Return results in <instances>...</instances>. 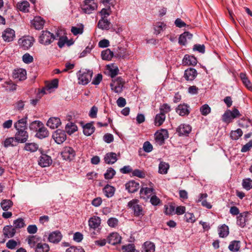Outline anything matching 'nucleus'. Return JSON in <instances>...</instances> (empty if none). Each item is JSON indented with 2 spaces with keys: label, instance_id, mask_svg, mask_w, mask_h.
Returning a JSON list of instances; mask_svg holds the SVG:
<instances>
[{
  "label": "nucleus",
  "instance_id": "nucleus-1",
  "mask_svg": "<svg viewBox=\"0 0 252 252\" xmlns=\"http://www.w3.org/2000/svg\"><path fill=\"white\" fill-rule=\"evenodd\" d=\"M139 200L137 199H133L127 203L128 208L131 209L134 217L141 218L145 215V211L142 205L139 204Z\"/></svg>",
  "mask_w": 252,
  "mask_h": 252
},
{
  "label": "nucleus",
  "instance_id": "nucleus-2",
  "mask_svg": "<svg viewBox=\"0 0 252 252\" xmlns=\"http://www.w3.org/2000/svg\"><path fill=\"white\" fill-rule=\"evenodd\" d=\"M79 83L83 85H87L91 81L93 71L90 70H80L77 74Z\"/></svg>",
  "mask_w": 252,
  "mask_h": 252
},
{
  "label": "nucleus",
  "instance_id": "nucleus-3",
  "mask_svg": "<svg viewBox=\"0 0 252 252\" xmlns=\"http://www.w3.org/2000/svg\"><path fill=\"white\" fill-rule=\"evenodd\" d=\"M241 116L239 110L234 108L232 111L230 110H226L222 115V121L227 124H229L232 122V120L239 118Z\"/></svg>",
  "mask_w": 252,
  "mask_h": 252
},
{
  "label": "nucleus",
  "instance_id": "nucleus-4",
  "mask_svg": "<svg viewBox=\"0 0 252 252\" xmlns=\"http://www.w3.org/2000/svg\"><path fill=\"white\" fill-rule=\"evenodd\" d=\"M149 186L150 187H142L140 190V198L145 201L148 200L151 196L156 192L154 188V184L152 182L149 183Z\"/></svg>",
  "mask_w": 252,
  "mask_h": 252
},
{
  "label": "nucleus",
  "instance_id": "nucleus-5",
  "mask_svg": "<svg viewBox=\"0 0 252 252\" xmlns=\"http://www.w3.org/2000/svg\"><path fill=\"white\" fill-rule=\"evenodd\" d=\"M125 84L124 79L119 77L112 80L110 84L111 89L115 93L120 94L122 92Z\"/></svg>",
  "mask_w": 252,
  "mask_h": 252
},
{
  "label": "nucleus",
  "instance_id": "nucleus-6",
  "mask_svg": "<svg viewBox=\"0 0 252 252\" xmlns=\"http://www.w3.org/2000/svg\"><path fill=\"white\" fill-rule=\"evenodd\" d=\"M97 7V4L94 0H85L81 6L82 11L86 14H91Z\"/></svg>",
  "mask_w": 252,
  "mask_h": 252
},
{
  "label": "nucleus",
  "instance_id": "nucleus-7",
  "mask_svg": "<svg viewBox=\"0 0 252 252\" xmlns=\"http://www.w3.org/2000/svg\"><path fill=\"white\" fill-rule=\"evenodd\" d=\"M168 137V132L165 129H161L155 133L156 142L159 145H162L165 142V140Z\"/></svg>",
  "mask_w": 252,
  "mask_h": 252
},
{
  "label": "nucleus",
  "instance_id": "nucleus-8",
  "mask_svg": "<svg viewBox=\"0 0 252 252\" xmlns=\"http://www.w3.org/2000/svg\"><path fill=\"white\" fill-rule=\"evenodd\" d=\"M54 39V35L47 31H42L39 36V42L44 45L50 44Z\"/></svg>",
  "mask_w": 252,
  "mask_h": 252
},
{
  "label": "nucleus",
  "instance_id": "nucleus-9",
  "mask_svg": "<svg viewBox=\"0 0 252 252\" xmlns=\"http://www.w3.org/2000/svg\"><path fill=\"white\" fill-rule=\"evenodd\" d=\"M34 39L30 36H25L18 40V44L24 50H28L33 44Z\"/></svg>",
  "mask_w": 252,
  "mask_h": 252
},
{
  "label": "nucleus",
  "instance_id": "nucleus-10",
  "mask_svg": "<svg viewBox=\"0 0 252 252\" xmlns=\"http://www.w3.org/2000/svg\"><path fill=\"white\" fill-rule=\"evenodd\" d=\"M75 155V151L70 147H64L61 153V155L63 159L69 161L74 159Z\"/></svg>",
  "mask_w": 252,
  "mask_h": 252
},
{
  "label": "nucleus",
  "instance_id": "nucleus-11",
  "mask_svg": "<svg viewBox=\"0 0 252 252\" xmlns=\"http://www.w3.org/2000/svg\"><path fill=\"white\" fill-rule=\"evenodd\" d=\"M52 137L55 142L60 144L63 142L66 138L65 132L61 129H57L53 133Z\"/></svg>",
  "mask_w": 252,
  "mask_h": 252
},
{
  "label": "nucleus",
  "instance_id": "nucleus-12",
  "mask_svg": "<svg viewBox=\"0 0 252 252\" xmlns=\"http://www.w3.org/2000/svg\"><path fill=\"white\" fill-rule=\"evenodd\" d=\"M17 132L15 135L16 140L19 143H25L28 140V134L25 129L17 130Z\"/></svg>",
  "mask_w": 252,
  "mask_h": 252
},
{
  "label": "nucleus",
  "instance_id": "nucleus-13",
  "mask_svg": "<svg viewBox=\"0 0 252 252\" xmlns=\"http://www.w3.org/2000/svg\"><path fill=\"white\" fill-rule=\"evenodd\" d=\"M191 130V127L189 125L181 124L176 129L179 136H188Z\"/></svg>",
  "mask_w": 252,
  "mask_h": 252
},
{
  "label": "nucleus",
  "instance_id": "nucleus-14",
  "mask_svg": "<svg viewBox=\"0 0 252 252\" xmlns=\"http://www.w3.org/2000/svg\"><path fill=\"white\" fill-rule=\"evenodd\" d=\"M2 37L5 41L11 42L15 37V31L12 29L7 28L2 32Z\"/></svg>",
  "mask_w": 252,
  "mask_h": 252
},
{
  "label": "nucleus",
  "instance_id": "nucleus-15",
  "mask_svg": "<svg viewBox=\"0 0 252 252\" xmlns=\"http://www.w3.org/2000/svg\"><path fill=\"white\" fill-rule=\"evenodd\" d=\"M52 163L51 158L46 155L42 154L38 160V164L43 167H48Z\"/></svg>",
  "mask_w": 252,
  "mask_h": 252
},
{
  "label": "nucleus",
  "instance_id": "nucleus-16",
  "mask_svg": "<svg viewBox=\"0 0 252 252\" xmlns=\"http://www.w3.org/2000/svg\"><path fill=\"white\" fill-rule=\"evenodd\" d=\"M125 187L128 192L134 193L139 189V184L134 180H131L126 184Z\"/></svg>",
  "mask_w": 252,
  "mask_h": 252
},
{
  "label": "nucleus",
  "instance_id": "nucleus-17",
  "mask_svg": "<svg viewBox=\"0 0 252 252\" xmlns=\"http://www.w3.org/2000/svg\"><path fill=\"white\" fill-rule=\"evenodd\" d=\"M197 75V71L193 68H189L185 70L184 77L187 81H192Z\"/></svg>",
  "mask_w": 252,
  "mask_h": 252
},
{
  "label": "nucleus",
  "instance_id": "nucleus-18",
  "mask_svg": "<svg viewBox=\"0 0 252 252\" xmlns=\"http://www.w3.org/2000/svg\"><path fill=\"white\" fill-rule=\"evenodd\" d=\"M118 160L117 155L115 153L109 152L104 156V160L106 164H112Z\"/></svg>",
  "mask_w": 252,
  "mask_h": 252
},
{
  "label": "nucleus",
  "instance_id": "nucleus-19",
  "mask_svg": "<svg viewBox=\"0 0 252 252\" xmlns=\"http://www.w3.org/2000/svg\"><path fill=\"white\" fill-rule=\"evenodd\" d=\"M101 223V219L99 217L93 216L89 220V226L90 229L95 230L98 228Z\"/></svg>",
  "mask_w": 252,
  "mask_h": 252
},
{
  "label": "nucleus",
  "instance_id": "nucleus-20",
  "mask_svg": "<svg viewBox=\"0 0 252 252\" xmlns=\"http://www.w3.org/2000/svg\"><path fill=\"white\" fill-rule=\"evenodd\" d=\"M27 72L24 69L19 68L15 69L13 72V77L20 81H23L27 78Z\"/></svg>",
  "mask_w": 252,
  "mask_h": 252
},
{
  "label": "nucleus",
  "instance_id": "nucleus-21",
  "mask_svg": "<svg viewBox=\"0 0 252 252\" xmlns=\"http://www.w3.org/2000/svg\"><path fill=\"white\" fill-rule=\"evenodd\" d=\"M176 111V112L181 116H187L190 112L189 106L185 104L179 105Z\"/></svg>",
  "mask_w": 252,
  "mask_h": 252
},
{
  "label": "nucleus",
  "instance_id": "nucleus-22",
  "mask_svg": "<svg viewBox=\"0 0 252 252\" xmlns=\"http://www.w3.org/2000/svg\"><path fill=\"white\" fill-rule=\"evenodd\" d=\"M121 241V237L117 233H112L107 237L108 242L112 245L120 243Z\"/></svg>",
  "mask_w": 252,
  "mask_h": 252
},
{
  "label": "nucleus",
  "instance_id": "nucleus-23",
  "mask_svg": "<svg viewBox=\"0 0 252 252\" xmlns=\"http://www.w3.org/2000/svg\"><path fill=\"white\" fill-rule=\"evenodd\" d=\"M45 21L40 16H36L32 21V24L36 30H40L43 28Z\"/></svg>",
  "mask_w": 252,
  "mask_h": 252
},
{
  "label": "nucleus",
  "instance_id": "nucleus-24",
  "mask_svg": "<svg viewBox=\"0 0 252 252\" xmlns=\"http://www.w3.org/2000/svg\"><path fill=\"white\" fill-rule=\"evenodd\" d=\"M62 235L59 231H55L50 233L48 237V240L50 242L58 243L62 239Z\"/></svg>",
  "mask_w": 252,
  "mask_h": 252
},
{
  "label": "nucleus",
  "instance_id": "nucleus-25",
  "mask_svg": "<svg viewBox=\"0 0 252 252\" xmlns=\"http://www.w3.org/2000/svg\"><path fill=\"white\" fill-rule=\"evenodd\" d=\"M16 233V230L12 225H6L3 229V234L5 237L10 238L13 237Z\"/></svg>",
  "mask_w": 252,
  "mask_h": 252
},
{
  "label": "nucleus",
  "instance_id": "nucleus-26",
  "mask_svg": "<svg viewBox=\"0 0 252 252\" xmlns=\"http://www.w3.org/2000/svg\"><path fill=\"white\" fill-rule=\"evenodd\" d=\"M61 124L60 118L58 117L50 118L47 123V126L52 129L57 128Z\"/></svg>",
  "mask_w": 252,
  "mask_h": 252
},
{
  "label": "nucleus",
  "instance_id": "nucleus-27",
  "mask_svg": "<svg viewBox=\"0 0 252 252\" xmlns=\"http://www.w3.org/2000/svg\"><path fill=\"white\" fill-rule=\"evenodd\" d=\"M95 129L93 122L87 123L83 126V133L86 136H90L94 132Z\"/></svg>",
  "mask_w": 252,
  "mask_h": 252
},
{
  "label": "nucleus",
  "instance_id": "nucleus-28",
  "mask_svg": "<svg viewBox=\"0 0 252 252\" xmlns=\"http://www.w3.org/2000/svg\"><path fill=\"white\" fill-rule=\"evenodd\" d=\"M248 212H244L240 213L237 218V224L241 227L246 225V222L247 220V217L248 215Z\"/></svg>",
  "mask_w": 252,
  "mask_h": 252
},
{
  "label": "nucleus",
  "instance_id": "nucleus-29",
  "mask_svg": "<svg viewBox=\"0 0 252 252\" xmlns=\"http://www.w3.org/2000/svg\"><path fill=\"white\" fill-rule=\"evenodd\" d=\"M183 63L187 65H195L197 63V60L193 56L186 55L183 58Z\"/></svg>",
  "mask_w": 252,
  "mask_h": 252
},
{
  "label": "nucleus",
  "instance_id": "nucleus-30",
  "mask_svg": "<svg viewBox=\"0 0 252 252\" xmlns=\"http://www.w3.org/2000/svg\"><path fill=\"white\" fill-rule=\"evenodd\" d=\"M192 34L188 32H185L180 35L179 38V43L180 45H185L188 39H191Z\"/></svg>",
  "mask_w": 252,
  "mask_h": 252
},
{
  "label": "nucleus",
  "instance_id": "nucleus-31",
  "mask_svg": "<svg viewBox=\"0 0 252 252\" xmlns=\"http://www.w3.org/2000/svg\"><path fill=\"white\" fill-rule=\"evenodd\" d=\"M240 77L244 86L250 91L252 92V83L247 76L245 73H241Z\"/></svg>",
  "mask_w": 252,
  "mask_h": 252
},
{
  "label": "nucleus",
  "instance_id": "nucleus-32",
  "mask_svg": "<svg viewBox=\"0 0 252 252\" xmlns=\"http://www.w3.org/2000/svg\"><path fill=\"white\" fill-rule=\"evenodd\" d=\"M58 79H55L53 80L51 82L47 84L44 88L42 89L41 93L43 94H45L46 93V91H49L52 89L57 88L58 86Z\"/></svg>",
  "mask_w": 252,
  "mask_h": 252
},
{
  "label": "nucleus",
  "instance_id": "nucleus-33",
  "mask_svg": "<svg viewBox=\"0 0 252 252\" xmlns=\"http://www.w3.org/2000/svg\"><path fill=\"white\" fill-rule=\"evenodd\" d=\"M240 241L234 240L230 243L228 246V249L232 252H237L240 250Z\"/></svg>",
  "mask_w": 252,
  "mask_h": 252
},
{
  "label": "nucleus",
  "instance_id": "nucleus-34",
  "mask_svg": "<svg viewBox=\"0 0 252 252\" xmlns=\"http://www.w3.org/2000/svg\"><path fill=\"white\" fill-rule=\"evenodd\" d=\"M115 191V188L109 185H107L103 189L104 194L108 198L112 197L114 194Z\"/></svg>",
  "mask_w": 252,
  "mask_h": 252
},
{
  "label": "nucleus",
  "instance_id": "nucleus-35",
  "mask_svg": "<svg viewBox=\"0 0 252 252\" xmlns=\"http://www.w3.org/2000/svg\"><path fill=\"white\" fill-rule=\"evenodd\" d=\"M155 246L153 243L147 241L144 243L142 246V252H154Z\"/></svg>",
  "mask_w": 252,
  "mask_h": 252
},
{
  "label": "nucleus",
  "instance_id": "nucleus-36",
  "mask_svg": "<svg viewBox=\"0 0 252 252\" xmlns=\"http://www.w3.org/2000/svg\"><path fill=\"white\" fill-rule=\"evenodd\" d=\"M38 149V145L35 143H26L24 150L31 153L36 152Z\"/></svg>",
  "mask_w": 252,
  "mask_h": 252
},
{
  "label": "nucleus",
  "instance_id": "nucleus-37",
  "mask_svg": "<svg viewBox=\"0 0 252 252\" xmlns=\"http://www.w3.org/2000/svg\"><path fill=\"white\" fill-rule=\"evenodd\" d=\"M17 143L18 142L16 140L15 137H8L6 138L2 144L5 148H8L16 146Z\"/></svg>",
  "mask_w": 252,
  "mask_h": 252
},
{
  "label": "nucleus",
  "instance_id": "nucleus-38",
  "mask_svg": "<svg viewBox=\"0 0 252 252\" xmlns=\"http://www.w3.org/2000/svg\"><path fill=\"white\" fill-rule=\"evenodd\" d=\"M218 232L220 237L225 238L229 234V228L225 224H223L219 227Z\"/></svg>",
  "mask_w": 252,
  "mask_h": 252
},
{
  "label": "nucleus",
  "instance_id": "nucleus-39",
  "mask_svg": "<svg viewBox=\"0 0 252 252\" xmlns=\"http://www.w3.org/2000/svg\"><path fill=\"white\" fill-rule=\"evenodd\" d=\"M48 131L42 124V126L39 128V129L37 131L36 136L37 137L40 139H42L47 137L48 136Z\"/></svg>",
  "mask_w": 252,
  "mask_h": 252
},
{
  "label": "nucleus",
  "instance_id": "nucleus-40",
  "mask_svg": "<svg viewBox=\"0 0 252 252\" xmlns=\"http://www.w3.org/2000/svg\"><path fill=\"white\" fill-rule=\"evenodd\" d=\"M110 22L106 19L102 18L98 22L97 27L102 30H108Z\"/></svg>",
  "mask_w": 252,
  "mask_h": 252
},
{
  "label": "nucleus",
  "instance_id": "nucleus-41",
  "mask_svg": "<svg viewBox=\"0 0 252 252\" xmlns=\"http://www.w3.org/2000/svg\"><path fill=\"white\" fill-rule=\"evenodd\" d=\"M169 164L164 161H161L158 165V172L161 174H166L169 168Z\"/></svg>",
  "mask_w": 252,
  "mask_h": 252
},
{
  "label": "nucleus",
  "instance_id": "nucleus-42",
  "mask_svg": "<svg viewBox=\"0 0 252 252\" xmlns=\"http://www.w3.org/2000/svg\"><path fill=\"white\" fill-rule=\"evenodd\" d=\"M28 244L31 248L36 247L39 241V238L35 235L29 236L27 239Z\"/></svg>",
  "mask_w": 252,
  "mask_h": 252
},
{
  "label": "nucleus",
  "instance_id": "nucleus-43",
  "mask_svg": "<svg viewBox=\"0 0 252 252\" xmlns=\"http://www.w3.org/2000/svg\"><path fill=\"white\" fill-rule=\"evenodd\" d=\"M101 56L102 60L110 61L113 57V52L109 49H107L101 52Z\"/></svg>",
  "mask_w": 252,
  "mask_h": 252
},
{
  "label": "nucleus",
  "instance_id": "nucleus-44",
  "mask_svg": "<svg viewBox=\"0 0 252 252\" xmlns=\"http://www.w3.org/2000/svg\"><path fill=\"white\" fill-rule=\"evenodd\" d=\"M35 252H48L49 251V247L46 243H38L35 247Z\"/></svg>",
  "mask_w": 252,
  "mask_h": 252
},
{
  "label": "nucleus",
  "instance_id": "nucleus-45",
  "mask_svg": "<svg viewBox=\"0 0 252 252\" xmlns=\"http://www.w3.org/2000/svg\"><path fill=\"white\" fill-rule=\"evenodd\" d=\"M27 118H23L18 120L15 124L14 127L16 130L25 129L26 127Z\"/></svg>",
  "mask_w": 252,
  "mask_h": 252
},
{
  "label": "nucleus",
  "instance_id": "nucleus-46",
  "mask_svg": "<svg viewBox=\"0 0 252 252\" xmlns=\"http://www.w3.org/2000/svg\"><path fill=\"white\" fill-rule=\"evenodd\" d=\"M165 119V115L159 113L156 116L155 119V125L157 126H160Z\"/></svg>",
  "mask_w": 252,
  "mask_h": 252
},
{
  "label": "nucleus",
  "instance_id": "nucleus-47",
  "mask_svg": "<svg viewBox=\"0 0 252 252\" xmlns=\"http://www.w3.org/2000/svg\"><path fill=\"white\" fill-rule=\"evenodd\" d=\"M13 202L10 199H3L0 203V206L2 209L6 211L9 210L12 206Z\"/></svg>",
  "mask_w": 252,
  "mask_h": 252
},
{
  "label": "nucleus",
  "instance_id": "nucleus-48",
  "mask_svg": "<svg viewBox=\"0 0 252 252\" xmlns=\"http://www.w3.org/2000/svg\"><path fill=\"white\" fill-rule=\"evenodd\" d=\"M243 134V131L240 128L232 130L230 132V137L233 140H238Z\"/></svg>",
  "mask_w": 252,
  "mask_h": 252
},
{
  "label": "nucleus",
  "instance_id": "nucleus-49",
  "mask_svg": "<svg viewBox=\"0 0 252 252\" xmlns=\"http://www.w3.org/2000/svg\"><path fill=\"white\" fill-rule=\"evenodd\" d=\"M30 4L27 1H23L17 4L18 8L21 11L26 12L29 11Z\"/></svg>",
  "mask_w": 252,
  "mask_h": 252
},
{
  "label": "nucleus",
  "instance_id": "nucleus-50",
  "mask_svg": "<svg viewBox=\"0 0 252 252\" xmlns=\"http://www.w3.org/2000/svg\"><path fill=\"white\" fill-rule=\"evenodd\" d=\"M65 130L66 132L71 134L77 130V126L73 123H68L65 126Z\"/></svg>",
  "mask_w": 252,
  "mask_h": 252
},
{
  "label": "nucleus",
  "instance_id": "nucleus-51",
  "mask_svg": "<svg viewBox=\"0 0 252 252\" xmlns=\"http://www.w3.org/2000/svg\"><path fill=\"white\" fill-rule=\"evenodd\" d=\"M166 25L162 22H158L155 25L154 30L155 33L156 34H159L164 29H165Z\"/></svg>",
  "mask_w": 252,
  "mask_h": 252
},
{
  "label": "nucleus",
  "instance_id": "nucleus-52",
  "mask_svg": "<svg viewBox=\"0 0 252 252\" xmlns=\"http://www.w3.org/2000/svg\"><path fill=\"white\" fill-rule=\"evenodd\" d=\"M116 174L115 170L112 167L108 168L104 174L105 179H111Z\"/></svg>",
  "mask_w": 252,
  "mask_h": 252
},
{
  "label": "nucleus",
  "instance_id": "nucleus-53",
  "mask_svg": "<svg viewBox=\"0 0 252 252\" xmlns=\"http://www.w3.org/2000/svg\"><path fill=\"white\" fill-rule=\"evenodd\" d=\"M42 125V123L41 122L35 121L31 123L29 127L32 130L37 131Z\"/></svg>",
  "mask_w": 252,
  "mask_h": 252
},
{
  "label": "nucleus",
  "instance_id": "nucleus-54",
  "mask_svg": "<svg viewBox=\"0 0 252 252\" xmlns=\"http://www.w3.org/2000/svg\"><path fill=\"white\" fill-rule=\"evenodd\" d=\"M14 227L16 228H22L24 227L26 225L23 219L18 218L15 220L13 222Z\"/></svg>",
  "mask_w": 252,
  "mask_h": 252
},
{
  "label": "nucleus",
  "instance_id": "nucleus-55",
  "mask_svg": "<svg viewBox=\"0 0 252 252\" xmlns=\"http://www.w3.org/2000/svg\"><path fill=\"white\" fill-rule=\"evenodd\" d=\"M243 187L247 190L252 189V180L250 178L243 179L242 182Z\"/></svg>",
  "mask_w": 252,
  "mask_h": 252
},
{
  "label": "nucleus",
  "instance_id": "nucleus-56",
  "mask_svg": "<svg viewBox=\"0 0 252 252\" xmlns=\"http://www.w3.org/2000/svg\"><path fill=\"white\" fill-rule=\"evenodd\" d=\"M112 11L111 9L110 6L106 7L101 9L99 12L100 14L102 16V18H105L109 16L111 14Z\"/></svg>",
  "mask_w": 252,
  "mask_h": 252
},
{
  "label": "nucleus",
  "instance_id": "nucleus-57",
  "mask_svg": "<svg viewBox=\"0 0 252 252\" xmlns=\"http://www.w3.org/2000/svg\"><path fill=\"white\" fill-rule=\"evenodd\" d=\"M115 53L117 57L124 58L126 56V49L118 46Z\"/></svg>",
  "mask_w": 252,
  "mask_h": 252
},
{
  "label": "nucleus",
  "instance_id": "nucleus-58",
  "mask_svg": "<svg viewBox=\"0 0 252 252\" xmlns=\"http://www.w3.org/2000/svg\"><path fill=\"white\" fill-rule=\"evenodd\" d=\"M201 114L203 116H206L211 112V108L208 104H204L200 108Z\"/></svg>",
  "mask_w": 252,
  "mask_h": 252
},
{
  "label": "nucleus",
  "instance_id": "nucleus-59",
  "mask_svg": "<svg viewBox=\"0 0 252 252\" xmlns=\"http://www.w3.org/2000/svg\"><path fill=\"white\" fill-rule=\"evenodd\" d=\"M156 192L152 195L150 199V203L154 206H157L160 203V199L156 195Z\"/></svg>",
  "mask_w": 252,
  "mask_h": 252
},
{
  "label": "nucleus",
  "instance_id": "nucleus-60",
  "mask_svg": "<svg viewBox=\"0 0 252 252\" xmlns=\"http://www.w3.org/2000/svg\"><path fill=\"white\" fill-rule=\"evenodd\" d=\"M160 113L165 115L171 111L170 106L167 103H164L159 107Z\"/></svg>",
  "mask_w": 252,
  "mask_h": 252
},
{
  "label": "nucleus",
  "instance_id": "nucleus-61",
  "mask_svg": "<svg viewBox=\"0 0 252 252\" xmlns=\"http://www.w3.org/2000/svg\"><path fill=\"white\" fill-rule=\"evenodd\" d=\"M164 213L166 215H172L175 212V207L172 204L164 206Z\"/></svg>",
  "mask_w": 252,
  "mask_h": 252
},
{
  "label": "nucleus",
  "instance_id": "nucleus-62",
  "mask_svg": "<svg viewBox=\"0 0 252 252\" xmlns=\"http://www.w3.org/2000/svg\"><path fill=\"white\" fill-rule=\"evenodd\" d=\"M71 32L75 35L78 34H81L83 32V26L81 25L79 27H72L71 29Z\"/></svg>",
  "mask_w": 252,
  "mask_h": 252
},
{
  "label": "nucleus",
  "instance_id": "nucleus-63",
  "mask_svg": "<svg viewBox=\"0 0 252 252\" xmlns=\"http://www.w3.org/2000/svg\"><path fill=\"white\" fill-rule=\"evenodd\" d=\"M65 252H85L84 249L80 247H70L66 250Z\"/></svg>",
  "mask_w": 252,
  "mask_h": 252
},
{
  "label": "nucleus",
  "instance_id": "nucleus-64",
  "mask_svg": "<svg viewBox=\"0 0 252 252\" xmlns=\"http://www.w3.org/2000/svg\"><path fill=\"white\" fill-rule=\"evenodd\" d=\"M122 250L124 252H135V249L133 244H128L123 246Z\"/></svg>",
  "mask_w": 252,
  "mask_h": 252
}]
</instances>
